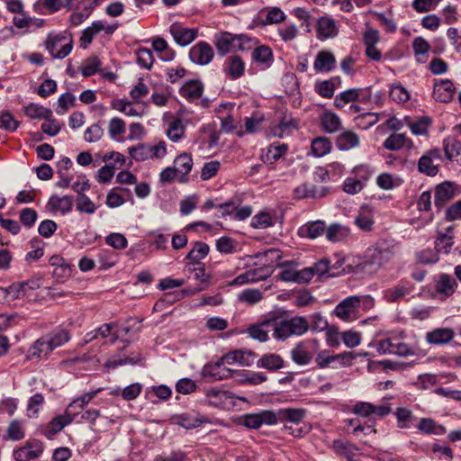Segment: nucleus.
Listing matches in <instances>:
<instances>
[{
	"instance_id": "f257e3e1",
	"label": "nucleus",
	"mask_w": 461,
	"mask_h": 461,
	"mask_svg": "<svg viewBox=\"0 0 461 461\" xmlns=\"http://www.w3.org/2000/svg\"><path fill=\"white\" fill-rule=\"evenodd\" d=\"M396 253L394 245L382 242L375 248L368 249L364 259L357 265L362 273L375 274L384 265L388 263Z\"/></svg>"
},
{
	"instance_id": "f03ea898",
	"label": "nucleus",
	"mask_w": 461,
	"mask_h": 461,
	"mask_svg": "<svg viewBox=\"0 0 461 461\" xmlns=\"http://www.w3.org/2000/svg\"><path fill=\"white\" fill-rule=\"evenodd\" d=\"M310 330V323L303 316H294L277 321L274 319L273 336L278 340H285L292 336H302Z\"/></svg>"
},
{
	"instance_id": "7ed1b4c3",
	"label": "nucleus",
	"mask_w": 461,
	"mask_h": 461,
	"mask_svg": "<svg viewBox=\"0 0 461 461\" xmlns=\"http://www.w3.org/2000/svg\"><path fill=\"white\" fill-rule=\"evenodd\" d=\"M315 350L316 347L313 341H301L291 350V358L299 366H306L312 360Z\"/></svg>"
},
{
	"instance_id": "20e7f679",
	"label": "nucleus",
	"mask_w": 461,
	"mask_h": 461,
	"mask_svg": "<svg viewBox=\"0 0 461 461\" xmlns=\"http://www.w3.org/2000/svg\"><path fill=\"white\" fill-rule=\"evenodd\" d=\"M226 362H223V357L220 361L214 364L205 365L203 368V376L209 382H215L223 379H227L232 376L233 370L226 367Z\"/></svg>"
},
{
	"instance_id": "39448f33",
	"label": "nucleus",
	"mask_w": 461,
	"mask_h": 461,
	"mask_svg": "<svg viewBox=\"0 0 461 461\" xmlns=\"http://www.w3.org/2000/svg\"><path fill=\"white\" fill-rule=\"evenodd\" d=\"M43 452V443L39 439H30L25 445L14 452L16 461H30L41 456Z\"/></svg>"
},
{
	"instance_id": "423d86ee",
	"label": "nucleus",
	"mask_w": 461,
	"mask_h": 461,
	"mask_svg": "<svg viewBox=\"0 0 461 461\" xmlns=\"http://www.w3.org/2000/svg\"><path fill=\"white\" fill-rule=\"evenodd\" d=\"M360 299L358 296H349L340 302L334 310L335 314L343 321H352L356 319Z\"/></svg>"
},
{
	"instance_id": "0eeeda50",
	"label": "nucleus",
	"mask_w": 461,
	"mask_h": 461,
	"mask_svg": "<svg viewBox=\"0 0 461 461\" xmlns=\"http://www.w3.org/2000/svg\"><path fill=\"white\" fill-rule=\"evenodd\" d=\"M242 424L249 429H259L263 424L274 425V411L266 410L259 412L245 414L242 417Z\"/></svg>"
},
{
	"instance_id": "6e6552de",
	"label": "nucleus",
	"mask_w": 461,
	"mask_h": 461,
	"mask_svg": "<svg viewBox=\"0 0 461 461\" xmlns=\"http://www.w3.org/2000/svg\"><path fill=\"white\" fill-rule=\"evenodd\" d=\"M65 39L66 38L61 35L49 34L45 41V48L53 58L61 59L66 58L71 52L73 47L71 41L63 44L61 48L56 51V48L61 44Z\"/></svg>"
},
{
	"instance_id": "1a4fd4ad",
	"label": "nucleus",
	"mask_w": 461,
	"mask_h": 461,
	"mask_svg": "<svg viewBox=\"0 0 461 461\" xmlns=\"http://www.w3.org/2000/svg\"><path fill=\"white\" fill-rule=\"evenodd\" d=\"M440 158V150L438 149H434L427 151L419 159V171L429 176H435L438 173V165L434 164V159Z\"/></svg>"
},
{
	"instance_id": "9d476101",
	"label": "nucleus",
	"mask_w": 461,
	"mask_h": 461,
	"mask_svg": "<svg viewBox=\"0 0 461 461\" xmlns=\"http://www.w3.org/2000/svg\"><path fill=\"white\" fill-rule=\"evenodd\" d=\"M330 193L328 186H316L310 183H303L294 190V195L296 199H317L325 197Z\"/></svg>"
},
{
	"instance_id": "9b49d317",
	"label": "nucleus",
	"mask_w": 461,
	"mask_h": 461,
	"mask_svg": "<svg viewBox=\"0 0 461 461\" xmlns=\"http://www.w3.org/2000/svg\"><path fill=\"white\" fill-rule=\"evenodd\" d=\"M214 56L212 48L204 41H200L193 46L189 51L190 59L199 65L209 64Z\"/></svg>"
},
{
	"instance_id": "f8f14e48",
	"label": "nucleus",
	"mask_w": 461,
	"mask_h": 461,
	"mask_svg": "<svg viewBox=\"0 0 461 461\" xmlns=\"http://www.w3.org/2000/svg\"><path fill=\"white\" fill-rule=\"evenodd\" d=\"M456 87L449 79H435L433 86V97L441 103L450 102L455 95Z\"/></svg>"
},
{
	"instance_id": "ddd939ff",
	"label": "nucleus",
	"mask_w": 461,
	"mask_h": 461,
	"mask_svg": "<svg viewBox=\"0 0 461 461\" xmlns=\"http://www.w3.org/2000/svg\"><path fill=\"white\" fill-rule=\"evenodd\" d=\"M169 32L175 41L180 46H186L197 37V30L190 29L175 23L171 24Z\"/></svg>"
},
{
	"instance_id": "4468645a",
	"label": "nucleus",
	"mask_w": 461,
	"mask_h": 461,
	"mask_svg": "<svg viewBox=\"0 0 461 461\" xmlns=\"http://www.w3.org/2000/svg\"><path fill=\"white\" fill-rule=\"evenodd\" d=\"M275 424L278 421H288L298 425L306 416V410L302 408H283L274 411Z\"/></svg>"
},
{
	"instance_id": "2eb2a0df",
	"label": "nucleus",
	"mask_w": 461,
	"mask_h": 461,
	"mask_svg": "<svg viewBox=\"0 0 461 461\" xmlns=\"http://www.w3.org/2000/svg\"><path fill=\"white\" fill-rule=\"evenodd\" d=\"M76 416L77 413H71L67 409L63 415H58L53 418L50 421L44 432L45 437L51 438L58 432L61 431L67 425L70 424L75 420Z\"/></svg>"
},
{
	"instance_id": "dca6fc26",
	"label": "nucleus",
	"mask_w": 461,
	"mask_h": 461,
	"mask_svg": "<svg viewBox=\"0 0 461 461\" xmlns=\"http://www.w3.org/2000/svg\"><path fill=\"white\" fill-rule=\"evenodd\" d=\"M456 195V186L449 181H445L438 185L435 188V206L442 209L446 203L450 201Z\"/></svg>"
},
{
	"instance_id": "f3484780",
	"label": "nucleus",
	"mask_w": 461,
	"mask_h": 461,
	"mask_svg": "<svg viewBox=\"0 0 461 461\" xmlns=\"http://www.w3.org/2000/svg\"><path fill=\"white\" fill-rule=\"evenodd\" d=\"M337 60L334 54L329 50H321L317 53L313 68L316 72L329 73L335 69Z\"/></svg>"
},
{
	"instance_id": "a211bd4d",
	"label": "nucleus",
	"mask_w": 461,
	"mask_h": 461,
	"mask_svg": "<svg viewBox=\"0 0 461 461\" xmlns=\"http://www.w3.org/2000/svg\"><path fill=\"white\" fill-rule=\"evenodd\" d=\"M366 91L363 88H350L341 92L336 95L334 100V105L337 108H342L347 104L355 101H365L366 98Z\"/></svg>"
},
{
	"instance_id": "6ab92c4d",
	"label": "nucleus",
	"mask_w": 461,
	"mask_h": 461,
	"mask_svg": "<svg viewBox=\"0 0 461 461\" xmlns=\"http://www.w3.org/2000/svg\"><path fill=\"white\" fill-rule=\"evenodd\" d=\"M223 70L230 79L236 80L244 75L245 63L240 57L232 55L225 59Z\"/></svg>"
},
{
	"instance_id": "aec40b11",
	"label": "nucleus",
	"mask_w": 461,
	"mask_h": 461,
	"mask_svg": "<svg viewBox=\"0 0 461 461\" xmlns=\"http://www.w3.org/2000/svg\"><path fill=\"white\" fill-rule=\"evenodd\" d=\"M326 224L323 221H309L298 229L301 238L315 240L325 233Z\"/></svg>"
},
{
	"instance_id": "412c9836",
	"label": "nucleus",
	"mask_w": 461,
	"mask_h": 461,
	"mask_svg": "<svg viewBox=\"0 0 461 461\" xmlns=\"http://www.w3.org/2000/svg\"><path fill=\"white\" fill-rule=\"evenodd\" d=\"M338 27L333 18L322 16L317 21L318 39L323 41L338 34Z\"/></svg>"
},
{
	"instance_id": "4be33fe9",
	"label": "nucleus",
	"mask_w": 461,
	"mask_h": 461,
	"mask_svg": "<svg viewBox=\"0 0 461 461\" xmlns=\"http://www.w3.org/2000/svg\"><path fill=\"white\" fill-rule=\"evenodd\" d=\"M455 337L451 328H438L426 334V341L430 345H444L450 342Z\"/></svg>"
},
{
	"instance_id": "5701e85b",
	"label": "nucleus",
	"mask_w": 461,
	"mask_h": 461,
	"mask_svg": "<svg viewBox=\"0 0 461 461\" xmlns=\"http://www.w3.org/2000/svg\"><path fill=\"white\" fill-rule=\"evenodd\" d=\"M175 419L178 425L186 429H192L201 426L203 423L209 422L206 417L194 411L177 415Z\"/></svg>"
},
{
	"instance_id": "b1692460",
	"label": "nucleus",
	"mask_w": 461,
	"mask_h": 461,
	"mask_svg": "<svg viewBox=\"0 0 461 461\" xmlns=\"http://www.w3.org/2000/svg\"><path fill=\"white\" fill-rule=\"evenodd\" d=\"M335 143L339 150L346 151L358 147L360 140L356 132L350 130H345L337 136Z\"/></svg>"
},
{
	"instance_id": "393cba45",
	"label": "nucleus",
	"mask_w": 461,
	"mask_h": 461,
	"mask_svg": "<svg viewBox=\"0 0 461 461\" xmlns=\"http://www.w3.org/2000/svg\"><path fill=\"white\" fill-rule=\"evenodd\" d=\"M384 148L390 151L399 150L403 147L411 149L413 142L404 133H393L385 139Z\"/></svg>"
},
{
	"instance_id": "a878e982",
	"label": "nucleus",
	"mask_w": 461,
	"mask_h": 461,
	"mask_svg": "<svg viewBox=\"0 0 461 461\" xmlns=\"http://www.w3.org/2000/svg\"><path fill=\"white\" fill-rule=\"evenodd\" d=\"M269 329L274 330V319L267 320L259 324L251 325L248 328L249 337L260 342H265L268 339Z\"/></svg>"
},
{
	"instance_id": "bb28decb",
	"label": "nucleus",
	"mask_w": 461,
	"mask_h": 461,
	"mask_svg": "<svg viewBox=\"0 0 461 461\" xmlns=\"http://www.w3.org/2000/svg\"><path fill=\"white\" fill-rule=\"evenodd\" d=\"M203 92V85L200 80H189L181 88L180 95L189 102L199 99Z\"/></svg>"
},
{
	"instance_id": "cd10ccee",
	"label": "nucleus",
	"mask_w": 461,
	"mask_h": 461,
	"mask_svg": "<svg viewBox=\"0 0 461 461\" xmlns=\"http://www.w3.org/2000/svg\"><path fill=\"white\" fill-rule=\"evenodd\" d=\"M256 357V354L250 351L234 350L223 356V362L227 365L239 363L241 366H250Z\"/></svg>"
},
{
	"instance_id": "c85d7f7f",
	"label": "nucleus",
	"mask_w": 461,
	"mask_h": 461,
	"mask_svg": "<svg viewBox=\"0 0 461 461\" xmlns=\"http://www.w3.org/2000/svg\"><path fill=\"white\" fill-rule=\"evenodd\" d=\"M344 358L352 360L353 357L349 352H344L338 355H331L328 350H322L317 355L315 361L320 368H326L330 366L332 363Z\"/></svg>"
},
{
	"instance_id": "c756f323",
	"label": "nucleus",
	"mask_w": 461,
	"mask_h": 461,
	"mask_svg": "<svg viewBox=\"0 0 461 461\" xmlns=\"http://www.w3.org/2000/svg\"><path fill=\"white\" fill-rule=\"evenodd\" d=\"M237 34L224 32L217 37L216 47L220 52L225 54L237 50Z\"/></svg>"
},
{
	"instance_id": "7c9ffc66",
	"label": "nucleus",
	"mask_w": 461,
	"mask_h": 461,
	"mask_svg": "<svg viewBox=\"0 0 461 461\" xmlns=\"http://www.w3.org/2000/svg\"><path fill=\"white\" fill-rule=\"evenodd\" d=\"M453 228L448 227L447 233H439L435 241V250L438 253L448 254L454 245Z\"/></svg>"
},
{
	"instance_id": "2f4dec72",
	"label": "nucleus",
	"mask_w": 461,
	"mask_h": 461,
	"mask_svg": "<svg viewBox=\"0 0 461 461\" xmlns=\"http://www.w3.org/2000/svg\"><path fill=\"white\" fill-rule=\"evenodd\" d=\"M349 233V229L339 223H332L325 230L326 239L330 242L341 241L346 239Z\"/></svg>"
},
{
	"instance_id": "473e14b6",
	"label": "nucleus",
	"mask_w": 461,
	"mask_h": 461,
	"mask_svg": "<svg viewBox=\"0 0 461 461\" xmlns=\"http://www.w3.org/2000/svg\"><path fill=\"white\" fill-rule=\"evenodd\" d=\"M48 206L54 211H59L65 214L71 212L73 208V200L69 195H64L62 197L52 195L48 202Z\"/></svg>"
},
{
	"instance_id": "72a5a7b5",
	"label": "nucleus",
	"mask_w": 461,
	"mask_h": 461,
	"mask_svg": "<svg viewBox=\"0 0 461 461\" xmlns=\"http://www.w3.org/2000/svg\"><path fill=\"white\" fill-rule=\"evenodd\" d=\"M257 366L273 372L284 366V360L279 355L266 354L258 359Z\"/></svg>"
},
{
	"instance_id": "f704fd0d",
	"label": "nucleus",
	"mask_w": 461,
	"mask_h": 461,
	"mask_svg": "<svg viewBox=\"0 0 461 461\" xmlns=\"http://www.w3.org/2000/svg\"><path fill=\"white\" fill-rule=\"evenodd\" d=\"M322 129L328 133L338 131L341 126L339 117L331 112H324L321 116Z\"/></svg>"
},
{
	"instance_id": "c9c22d12",
	"label": "nucleus",
	"mask_w": 461,
	"mask_h": 461,
	"mask_svg": "<svg viewBox=\"0 0 461 461\" xmlns=\"http://www.w3.org/2000/svg\"><path fill=\"white\" fill-rule=\"evenodd\" d=\"M52 351L47 337L42 336L30 348L29 353L32 357L41 358L48 357Z\"/></svg>"
},
{
	"instance_id": "e433bc0d",
	"label": "nucleus",
	"mask_w": 461,
	"mask_h": 461,
	"mask_svg": "<svg viewBox=\"0 0 461 461\" xmlns=\"http://www.w3.org/2000/svg\"><path fill=\"white\" fill-rule=\"evenodd\" d=\"M411 292V285L405 282H400L393 288L385 291L387 302L394 303L409 294Z\"/></svg>"
},
{
	"instance_id": "4c0bfd02",
	"label": "nucleus",
	"mask_w": 461,
	"mask_h": 461,
	"mask_svg": "<svg viewBox=\"0 0 461 461\" xmlns=\"http://www.w3.org/2000/svg\"><path fill=\"white\" fill-rule=\"evenodd\" d=\"M52 350L63 346L70 339V334L67 330L56 329L45 335Z\"/></svg>"
},
{
	"instance_id": "58836bf2",
	"label": "nucleus",
	"mask_w": 461,
	"mask_h": 461,
	"mask_svg": "<svg viewBox=\"0 0 461 461\" xmlns=\"http://www.w3.org/2000/svg\"><path fill=\"white\" fill-rule=\"evenodd\" d=\"M209 251L210 248L206 243L195 241L185 258L190 260L189 263H201L200 260L203 259L208 255Z\"/></svg>"
},
{
	"instance_id": "ea45409f",
	"label": "nucleus",
	"mask_w": 461,
	"mask_h": 461,
	"mask_svg": "<svg viewBox=\"0 0 461 461\" xmlns=\"http://www.w3.org/2000/svg\"><path fill=\"white\" fill-rule=\"evenodd\" d=\"M456 287V280L447 274L440 275L437 284L436 291L439 294H443L446 296L451 295Z\"/></svg>"
},
{
	"instance_id": "a19ab883",
	"label": "nucleus",
	"mask_w": 461,
	"mask_h": 461,
	"mask_svg": "<svg viewBox=\"0 0 461 461\" xmlns=\"http://www.w3.org/2000/svg\"><path fill=\"white\" fill-rule=\"evenodd\" d=\"M332 448L337 454L344 456L348 460L355 456L358 451L356 445L344 439L334 440L332 443Z\"/></svg>"
},
{
	"instance_id": "79ce46f5",
	"label": "nucleus",
	"mask_w": 461,
	"mask_h": 461,
	"mask_svg": "<svg viewBox=\"0 0 461 461\" xmlns=\"http://www.w3.org/2000/svg\"><path fill=\"white\" fill-rule=\"evenodd\" d=\"M252 59L257 63L269 67L273 61L272 50L266 45L258 46L252 52Z\"/></svg>"
},
{
	"instance_id": "37998d69",
	"label": "nucleus",
	"mask_w": 461,
	"mask_h": 461,
	"mask_svg": "<svg viewBox=\"0 0 461 461\" xmlns=\"http://www.w3.org/2000/svg\"><path fill=\"white\" fill-rule=\"evenodd\" d=\"M24 113L31 119H48L52 116L50 109L33 103L25 106Z\"/></svg>"
},
{
	"instance_id": "c03bdc74",
	"label": "nucleus",
	"mask_w": 461,
	"mask_h": 461,
	"mask_svg": "<svg viewBox=\"0 0 461 461\" xmlns=\"http://www.w3.org/2000/svg\"><path fill=\"white\" fill-rule=\"evenodd\" d=\"M332 145L330 140L326 137H317L312 141V151L316 157H323L330 153Z\"/></svg>"
},
{
	"instance_id": "a18cd8bd",
	"label": "nucleus",
	"mask_w": 461,
	"mask_h": 461,
	"mask_svg": "<svg viewBox=\"0 0 461 461\" xmlns=\"http://www.w3.org/2000/svg\"><path fill=\"white\" fill-rule=\"evenodd\" d=\"M205 396L210 400V403L215 406L223 404L226 400L230 398L229 392L217 387L207 388Z\"/></svg>"
},
{
	"instance_id": "49530a36",
	"label": "nucleus",
	"mask_w": 461,
	"mask_h": 461,
	"mask_svg": "<svg viewBox=\"0 0 461 461\" xmlns=\"http://www.w3.org/2000/svg\"><path fill=\"white\" fill-rule=\"evenodd\" d=\"M193 158L190 154L183 153L176 158L174 161V167L178 174L186 176L192 169Z\"/></svg>"
},
{
	"instance_id": "de8ad7c7",
	"label": "nucleus",
	"mask_w": 461,
	"mask_h": 461,
	"mask_svg": "<svg viewBox=\"0 0 461 461\" xmlns=\"http://www.w3.org/2000/svg\"><path fill=\"white\" fill-rule=\"evenodd\" d=\"M24 437L25 432L22 422L18 420H12L6 429L5 439L18 441L23 439Z\"/></svg>"
},
{
	"instance_id": "09e8293b",
	"label": "nucleus",
	"mask_w": 461,
	"mask_h": 461,
	"mask_svg": "<svg viewBox=\"0 0 461 461\" xmlns=\"http://www.w3.org/2000/svg\"><path fill=\"white\" fill-rule=\"evenodd\" d=\"M443 146L445 155L449 160H453L456 157L461 154V142L453 137L445 139Z\"/></svg>"
},
{
	"instance_id": "8fccbe9b",
	"label": "nucleus",
	"mask_w": 461,
	"mask_h": 461,
	"mask_svg": "<svg viewBox=\"0 0 461 461\" xmlns=\"http://www.w3.org/2000/svg\"><path fill=\"white\" fill-rule=\"evenodd\" d=\"M417 428L425 434H440L445 431L443 426L437 425L435 420L430 418H421Z\"/></svg>"
},
{
	"instance_id": "3c124183",
	"label": "nucleus",
	"mask_w": 461,
	"mask_h": 461,
	"mask_svg": "<svg viewBox=\"0 0 461 461\" xmlns=\"http://www.w3.org/2000/svg\"><path fill=\"white\" fill-rule=\"evenodd\" d=\"M263 298V293L258 289L248 288L239 294L238 299L241 303H246L249 305L259 303Z\"/></svg>"
},
{
	"instance_id": "603ef678",
	"label": "nucleus",
	"mask_w": 461,
	"mask_h": 461,
	"mask_svg": "<svg viewBox=\"0 0 461 461\" xmlns=\"http://www.w3.org/2000/svg\"><path fill=\"white\" fill-rule=\"evenodd\" d=\"M185 270L194 275V278L201 283H208L211 276L205 272L204 266L202 263H188Z\"/></svg>"
},
{
	"instance_id": "864d4df0",
	"label": "nucleus",
	"mask_w": 461,
	"mask_h": 461,
	"mask_svg": "<svg viewBox=\"0 0 461 461\" xmlns=\"http://www.w3.org/2000/svg\"><path fill=\"white\" fill-rule=\"evenodd\" d=\"M184 134L185 127L181 120L176 119L169 123L167 130V136L170 140L176 142L183 138Z\"/></svg>"
},
{
	"instance_id": "5fc2aeb1",
	"label": "nucleus",
	"mask_w": 461,
	"mask_h": 461,
	"mask_svg": "<svg viewBox=\"0 0 461 461\" xmlns=\"http://www.w3.org/2000/svg\"><path fill=\"white\" fill-rule=\"evenodd\" d=\"M100 390L98 389L96 391L87 392V393H84L80 397H78V398L75 399L73 402H71L67 409L71 413H74L73 412L74 409L83 410L96 396V394Z\"/></svg>"
},
{
	"instance_id": "6e6d98bb",
	"label": "nucleus",
	"mask_w": 461,
	"mask_h": 461,
	"mask_svg": "<svg viewBox=\"0 0 461 461\" xmlns=\"http://www.w3.org/2000/svg\"><path fill=\"white\" fill-rule=\"evenodd\" d=\"M97 257L101 269L111 268L117 262V255L110 249H100Z\"/></svg>"
},
{
	"instance_id": "4d7b16f0",
	"label": "nucleus",
	"mask_w": 461,
	"mask_h": 461,
	"mask_svg": "<svg viewBox=\"0 0 461 461\" xmlns=\"http://www.w3.org/2000/svg\"><path fill=\"white\" fill-rule=\"evenodd\" d=\"M25 294L23 285H21L20 282L14 283L4 290V298L6 302L14 301Z\"/></svg>"
},
{
	"instance_id": "13d9d810",
	"label": "nucleus",
	"mask_w": 461,
	"mask_h": 461,
	"mask_svg": "<svg viewBox=\"0 0 461 461\" xmlns=\"http://www.w3.org/2000/svg\"><path fill=\"white\" fill-rule=\"evenodd\" d=\"M137 63L143 68H151L154 58L153 53L149 49L140 48L137 51Z\"/></svg>"
},
{
	"instance_id": "bf43d9fd",
	"label": "nucleus",
	"mask_w": 461,
	"mask_h": 461,
	"mask_svg": "<svg viewBox=\"0 0 461 461\" xmlns=\"http://www.w3.org/2000/svg\"><path fill=\"white\" fill-rule=\"evenodd\" d=\"M397 419V426L400 429H409L410 423L414 419L411 411L406 408H398L394 412Z\"/></svg>"
},
{
	"instance_id": "052dcab7",
	"label": "nucleus",
	"mask_w": 461,
	"mask_h": 461,
	"mask_svg": "<svg viewBox=\"0 0 461 461\" xmlns=\"http://www.w3.org/2000/svg\"><path fill=\"white\" fill-rule=\"evenodd\" d=\"M76 206L79 212H85L88 214H93L96 210L95 204L86 194L77 196L76 200Z\"/></svg>"
},
{
	"instance_id": "680f3d73",
	"label": "nucleus",
	"mask_w": 461,
	"mask_h": 461,
	"mask_svg": "<svg viewBox=\"0 0 461 461\" xmlns=\"http://www.w3.org/2000/svg\"><path fill=\"white\" fill-rule=\"evenodd\" d=\"M105 243L114 249H123L128 246V240L122 233L113 232L105 237Z\"/></svg>"
},
{
	"instance_id": "e2e57ef3",
	"label": "nucleus",
	"mask_w": 461,
	"mask_h": 461,
	"mask_svg": "<svg viewBox=\"0 0 461 461\" xmlns=\"http://www.w3.org/2000/svg\"><path fill=\"white\" fill-rule=\"evenodd\" d=\"M128 153L133 159L142 161L150 157V149L149 146L139 144L138 146L128 148Z\"/></svg>"
},
{
	"instance_id": "0e129e2a",
	"label": "nucleus",
	"mask_w": 461,
	"mask_h": 461,
	"mask_svg": "<svg viewBox=\"0 0 461 461\" xmlns=\"http://www.w3.org/2000/svg\"><path fill=\"white\" fill-rule=\"evenodd\" d=\"M264 116L260 114H252L250 117L244 119V126L246 132L255 133L259 131Z\"/></svg>"
},
{
	"instance_id": "69168bd1",
	"label": "nucleus",
	"mask_w": 461,
	"mask_h": 461,
	"mask_svg": "<svg viewBox=\"0 0 461 461\" xmlns=\"http://www.w3.org/2000/svg\"><path fill=\"white\" fill-rule=\"evenodd\" d=\"M431 123L429 117H422L414 122L409 124L411 131L414 135H425L428 132V128Z\"/></svg>"
},
{
	"instance_id": "338daca9",
	"label": "nucleus",
	"mask_w": 461,
	"mask_h": 461,
	"mask_svg": "<svg viewBox=\"0 0 461 461\" xmlns=\"http://www.w3.org/2000/svg\"><path fill=\"white\" fill-rule=\"evenodd\" d=\"M237 50H248L252 48H256L258 44L257 38L250 37L247 34H237Z\"/></svg>"
},
{
	"instance_id": "774afa93",
	"label": "nucleus",
	"mask_w": 461,
	"mask_h": 461,
	"mask_svg": "<svg viewBox=\"0 0 461 461\" xmlns=\"http://www.w3.org/2000/svg\"><path fill=\"white\" fill-rule=\"evenodd\" d=\"M104 129L99 123L92 124L85 131L84 139L86 142H96L102 139Z\"/></svg>"
}]
</instances>
